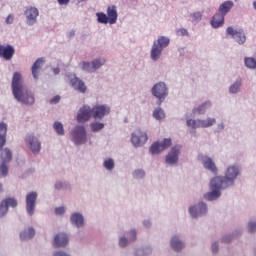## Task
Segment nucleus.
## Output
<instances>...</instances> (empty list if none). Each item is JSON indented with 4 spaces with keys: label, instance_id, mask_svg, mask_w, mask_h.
Wrapping results in <instances>:
<instances>
[{
    "label": "nucleus",
    "instance_id": "nucleus-1",
    "mask_svg": "<svg viewBox=\"0 0 256 256\" xmlns=\"http://www.w3.org/2000/svg\"><path fill=\"white\" fill-rule=\"evenodd\" d=\"M239 175V167L229 166L225 172V177L216 176L210 181V188L212 192L204 195L207 201H215L221 197V189H227L229 185L237 179Z\"/></svg>",
    "mask_w": 256,
    "mask_h": 256
},
{
    "label": "nucleus",
    "instance_id": "nucleus-2",
    "mask_svg": "<svg viewBox=\"0 0 256 256\" xmlns=\"http://www.w3.org/2000/svg\"><path fill=\"white\" fill-rule=\"evenodd\" d=\"M12 93L17 101L24 105H33L35 96L23 84V76L19 72H15L12 78Z\"/></svg>",
    "mask_w": 256,
    "mask_h": 256
},
{
    "label": "nucleus",
    "instance_id": "nucleus-3",
    "mask_svg": "<svg viewBox=\"0 0 256 256\" xmlns=\"http://www.w3.org/2000/svg\"><path fill=\"white\" fill-rule=\"evenodd\" d=\"M96 15L98 18V23H102L103 25H107V23H109L110 25H115L118 18L117 6L110 5L107 8V14L99 12Z\"/></svg>",
    "mask_w": 256,
    "mask_h": 256
},
{
    "label": "nucleus",
    "instance_id": "nucleus-4",
    "mask_svg": "<svg viewBox=\"0 0 256 256\" xmlns=\"http://www.w3.org/2000/svg\"><path fill=\"white\" fill-rule=\"evenodd\" d=\"M170 43L169 38L165 36L158 37L157 42L153 43L152 49H151V59L152 61H158L159 57H161V53H163V49L165 47H168Z\"/></svg>",
    "mask_w": 256,
    "mask_h": 256
},
{
    "label": "nucleus",
    "instance_id": "nucleus-5",
    "mask_svg": "<svg viewBox=\"0 0 256 256\" xmlns=\"http://www.w3.org/2000/svg\"><path fill=\"white\" fill-rule=\"evenodd\" d=\"M73 141L76 145H83L87 141V133L85 127L76 126L72 131Z\"/></svg>",
    "mask_w": 256,
    "mask_h": 256
},
{
    "label": "nucleus",
    "instance_id": "nucleus-6",
    "mask_svg": "<svg viewBox=\"0 0 256 256\" xmlns=\"http://www.w3.org/2000/svg\"><path fill=\"white\" fill-rule=\"evenodd\" d=\"M80 65L83 71H87L88 73H95V71L99 69V67L105 65V59L98 58L92 62H82Z\"/></svg>",
    "mask_w": 256,
    "mask_h": 256
},
{
    "label": "nucleus",
    "instance_id": "nucleus-7",
    "mask_svg": "<svg viewBox=\"0 0 256 256\" xmlns=\"http://www.w3.org/2000/svg\"><path fill=\"white\" fill-rule=\"evenodd\" d=\"M148 139L147 133L141 131V129H137L132 133L131 142L134 147H141L147 143Z\"/></svg>",
    "mask_w": 256,
    "mask_h": 256
},
{
    "label": "nucleus",
    "instance_id": "nucleus-8",
    "mask_svg": "<svg viewBox=\"0 0 256 256\" xmlns=\"http://www.w3.org/2000/svg\"><path fill=\"white\" fill-rule=\"evenodd\" d=\"M1 158L3 159V162L0 165V175H2V177H7V173H9V168L7 167L6 163H9V161H11L12 159L11 150L7 148L2 150Z\"/></svg>",
    "mask_w": 256,
    "mask_h": 256
},
{
    "label": "nucleus",
    "instance_id": "nucleus-9",
    "mask_svg": "<svg viewBox=\"0 0 256 256\" xmlns=\"http://www.w3.org/2000/svg\"><path fill=\"white\" fill-rule=\"evenodd\" d=\"M152 95L159 99V105H161L162 99H165L167 97V86L163 82H159L152 88Z\"/></svg>",
    "mask_w": 256,
    "mask_h": 256
},
{
    "label": "nucleus",
    "instance_id": "nucleus-10",
    "mask_svg": "<svg viewBox=\"0 0 256 256\" xmlns=\"http://www.w3.org/2000/svg\"><path fill=\"white\" fill-rule=\"evenodd\" d=\"M216 120L215 118H208L206 120H193L189 119L187 120V126L192 127V129H197V127H212V125H215Z\"/></svg>",
    "mask_w": 256,
    "mask_h": 256
},
{
    "label": "nucleus",
    "instance_id": "nucleus-11",
    "mask_svg": "<svg viewBox=\"0 0 256 256\" xmlns=\"http://www.w3.org/2000/svg\"><path fill=\"white\" fill-rule=\"evenodd\" d=\"M172 145L171 139L165 138L162 142H155L150 147V153L152 155H157L161 153V151H165V149H169V146Z\"/></svg>",
    "mask_w": 256,
    "mask_h": 256
},
{
    "label": "nucleus",
    "instance_id": "nucleus-12",
    "mask_svg": "<svg viewBox=\"0 0 256 256\" xmlns=\"http://www.w3.org/2000/svg\"><path fill=\"white\" fill-rule=\"evenodd\" d=\"M24 14L26 15L27 25H35L37 17H39V9L33 6L26 7Z\"/></svg>",
    "mask_w": 256,
    "mask_h": 256
},
{
    "label": "nucleus",
    "instance_id": "nucleus-13",
    "mask_svg": "<svg viewBox=\"0 0 256 256\" xmlns=\"http://www.w3.org/2000/svg\"><path fill=\"white\" fill-rule=\"evenodd\" d=\"M15 55V48L10 45H2L0 44V58L4 59V61H11Z\"/></svg>",
    "mask_w": 256,
    "mask_h": 256
},
{
    "label": "nucleus",
    "instance_id": "nucleus-14",
    "mask_svg": "<svg viewBox=\"0 0 256 256\" xmlns=\"http://www.w3.org/2000/svg\"><path fill=\"white\" fill-rule=\"evenodd\" d=\"M226 34L231 35L234 39H236L237 43L239 45H243L245 41H247V36H245V33L243 30H234L233 27L229 26L226 29Z\"/></svg>",
    "mask_w": 256,
    "mask_h": 256
},
{
    "label": "nucleus",
    "instance_id": "nucleus-15",
    "mask_svg": "<svg viewBox=\"0 0 256 256\" xmlns=\"http://www.w3.org/2000/svg\"><path fill=\"white\" fill-rule=\"evenodd\" d=\"M111 109L106 105H95L92 107V117L94 119H103L104 115H109Z\"/></svg>",
    "mask_w": 256,
    "mask_h": 256
},
{
    "label": "nucleus",
    "instance_id": "nucleus-16",
    "mask_svg": "<svg viewBox=\"0 0 256 256\" xmlns=\"http://www.w3.org/2000/svg\"><path fill=\"white\" fill-rule=\"evenodd\" d=\"M93 115V110L89 106H83L79 109L77 114L78 123H85L91 119Z\"/></svg>",
    "mask_w": 256,
    "mask_h": 256
},
{
    "label": "nucleus",
    "instance_id": "nucleus-17",
    "mask_svg": "<svg viewBox=\"0 0 256 256\" xmlns=\"http://www.w3.org/2000/svg\"><path fill=\"white\" fill-rule=\"evenodd\" d=\"M37 203V192H30L26 195V211L28 214L35 213V205Z\"/></svg>",
    "mask_w": 256,
    "mask_h": 256
},
{
    "label": "nucleus",
    "instance_id": "nucleus-18",
    "mask_svg": "<svg viewBox=\"0 0 256 256\" xmlns=\"http://www.w3.org/2000/svg\"><path fill=\"white\" fill-rule=\"evenodd\" d=\"M198 159L199 161H202L204 169H207L208 171H211V173H214V175H217V166L211 157L199 155Z\"/></svg>",
    "mask_w": 256,
    "mask_h": 256
},
{
    "label": "nucleus",
    "instance_id": "nucleus-19",
    "mask_svg": "<svg viewBox=\"0 0 256 256\" xmlns=\"http://www.w3.org/2000/svg\"><path fill=\"white\" fill-rule=\"evenodd\" d=\"M25 141L32 153L37 154L39 151H41V142H39V139H37L35 136L28 135Z\"/></svg>",
    "mask_w": 256,
    "mask_h": 256
},
{
    "label": "nucleus",
    "instance_id": "nucleus-20",
    "mask_svg": "<svg viewBox=\"0 0 256 256\" xmlns=\"http://www.w3.org/2000/svg\"><path fill=\"white\" fill-rule=\"evenodd\" d=\"M189 211L192 217H201V215H205V213H207V204L203 202L199 203L197 206L190 207Z\"/></svg>",
    "mask_w": 256,
    "mask_h": 256
},
{
    "label": "nucleus",
    "instance_id": "nucleus-21",
    "mask_svg": "<svg viewBox=\"0 0 256 256\" xmlns=\"http://www.w3.org/2000/svg\"><path fill=\"white\" fill-rule=\"evenodd\" d=\"M17 200L13 198H8L3 200L0 204V217H4L5 214L9 211V207H16Z\"/></svg>",
    "mask_w": 256,
    "mask_h": 256
},
{
    "label": "nucleus",
    "instance_id": "nucleus-22",
    "mask_svg": "<svg viewBox=\"0 0 256 256\" xmlns=\"http://www.w3.org/2000/svg\"><path fill=\"white\" fill-rule=\"evenodd\" d=\"M177 161H179V147L174 146L166 156V163L173 165V163H177Z\"/></svg>",
    "mask_w": 256,
    "mask_h": 256
},
{
    "label": "nucleus",
    "instance_id": "nucleus-23",
    "mask_svg": "<svg viewBox=\"0 0 256 256\" xmlns=\"http://www.w3.org/2000/svg\"><path fill=\"white\" fill-rule=\"evenodd\" d=\"M225 23V16L221 14V12L216 13L211 20V25L214 29H219V27H223Z\"/></svg>",
    "mask_w": 256,
    "mask_h": 256
},
{
    "label": "nucleus",
    "instance_id": "nucleus-24",
    "mask_svg": "<svg viewBox=\"0 0 256 256\" xmlns=\"http://www.w3.org/2000/svg\"><path fill=\"white\" fill-rule=\"evenodd\" d=\"M69 243V237L65 233H59L54 238V247H65Z\"/></svg>",
    "mask_w": 256,
    "mask_h": 256
},
{
    "label": "nucleus",
    "instance_id": "nucleus-25",
    "mask_svg": "<svg viewBox=\"0 0 256 256\" xmlns=\"http://www.w3.org/2000/svg\"><path fill=\"white\" fill-rule=\"evenodd\" d=\"M45 60L43 58H38L32 66V75L34 79H39V71H41V67H43Z\"/></svg>",
    "mask_w": 256,
    "mask_h": 256
},
{
    "label": "nucleus",
    "instance_id": "nucleus-26",
    "mask_svg": "<svg viewBox=\"0 0 256 256\" xmlns=\"http://www.w3.org/2000/svg\"><path fill=\"white\" fill-rule=\"evenodd\" d=\"M72 87L79 91L80 93H85L87 91V86H85V82L79 78H74L71 80Z\"/></svg>",
    "mask_w": 256,
    "mask_h": 256
},
{
    "label": "nucleus",
    "instance_id": "nucleus-27",
    "mask_svg": "<svg viewBox=\"0 0 256 256\" xmlns=\"http://www.w3.org/2000/svg\"><path fill=\"white\" fill-rule=\"evenodd\" d=\"M7 143V124L0 123V151L3 146Z\"/></svg>",
    "mask_w": 256,
    "mask_h": 256
},
{
    "label": "nucleus",
    "instance_id": "nucleus-28",
    "mask_svg": "<svg viewBox=\"0 0 256 256\" xmlns=\"http://www.w3.org/2000/svg\"><path fill=\"white\" fill-rule=\"evenodd\" d=\"M233 1L231 0H228V1H225L224 3H222L219 8H218V13L224 15H227V13H229V11H231V9H233Z\"/></svg>",
    "mask_w": 256,
    "mask_h": 256
},
{
    "label": "nucleus",
    "instance_id": "nucleus-29",
    "mask_svg": "<svg viewBox=\"0 0 256 256\" xmlns=\"http://www.w3.org/2000/svg\"><path fill=\"white\" fill-rule=\"evenodd\" d=\"M70 221L73 225H76V227H83V224H84L83 215L79 213L72 214Z\"/></svg>",
    "mask_w": 256,
    "mask_h": 256
},
{
    "label": "nucleus",
    "instance_id": "nucleus-30",
    "mask_svg": "<svg viewBox=\"0 0 256 256\" xmlns=\"http://www.w3.org/2000/svg\"><path fill=\"white\" fill-rule=\"evenodd\" d=\"M171 247H172V249H174V251H181V249H183V247H185V244H183L181 242V240H179V238H177V236H174L171 239Z\"/></svg>",
    "mask_w": 256,
    "mask_h": 256
},
{
    "label": "nucleus",
    "instance_id": "nucleus-31",
    "mask_svg": "<svg viewBox=\"0 0 256 256\" xmlns=\"http://www.w3.org/2000/svg\"><path fill=\"white\" fill-rule=\"evenodd\" d=\"M35 237V229L30 228L28 231H24L20 233V239L22 241H26L27 239H33Z\"/></svg>",
    "mask_w": 256,
    "mask_h": 256
},
{
    "label": "nucleus",
    "instance_id": "nucleus-32",
    "mask_svg": "<svg viewBox=\"0 0 256 256\" xmlns=\"http://www.w3.org/2000/svg\"><path fill=\"white\" fill-rule=\"evenodd\" d=\"M244 63L248 69H256V60L255 58H245Z\"/></svg>",
    "mask_w": 256,
    "mask_h": 256
},
{
    "label": "nucleus",
    "instance_id": "nucleus-33",
    "mask_svg": "<svg viewBox=\"0 0 256 256\" xmlns=\"http://www.w3.org/2000/svg\"><path fill=\"white\" fill-rule=\"evenodd\" d=\"M242 82L241 80H237L234 84L230 86V93H238L239 89H241Z\"/></svg>",
    "mask_w": 256,
    "mask_h": 256
},
{
    "label": "nucleus",
    "instance_id": "nucleus-34",
    "mask_svg": "<svg viewBox=\"0 0 256 256\" xmlns=\"http://www.w3.org/2000/svg\"><path fill=\"white\" fill-rule=\"evenodd\" d=\"M153 117L154 119H165V112H163V109L158 108L154 110Z\"/></svg>",
    "mask_w": 256,
    "mask_h": 256
},
{
    "label": "nucleus",
    "instance_id": "nucleus-35",
    "mask_svg": "<svg viewBox=\"0 0 256 256\" xmlns=\"http://www.w3.org/2000/svg\"><path fill=\"white\" fill-rule=\"evenodd\" d=\"M104 167L105 169H108V171H111L115 168V162L113 161V159L108 158L104 161Z\"/></svg>",
    "mask_w": 256,
    "mask_h": 256
},
{
    "label": "nucleus",
    "instance_id": "nucleus-36",
    "mask_svg": "<svg viewBox=\"0 0 256 256\" xmlns=\"http://www.w3.org/2000/svg\"><path fill=\"white\" fill-rule=\"evenodd\" d=\"M54 130L56 131V133L58 135H64L65 134V130H63V124H61L60 122H55L54 123Z\"/></svg>",
    "mask_w": 256,
    "mask_h": 256
},
{
    "label": "nucleus",
    "instance_id": "nucleus-37",
    "mask_svg": "<svg viewBox=\"0 0 256 256\" xmlns=\"http://www.w3.org/2000/svg\"><path fill=\"white\" fill-rule=\"evenodd\" d=\"M90 127H91L92 131H101V129H103V127H105V124L95 122V123H92L90 125Z\"/></svg>",
    "mask_w": 256,
    "mask_h": 256
},
{
    "label": "nucleus",
    "instance_id": "nucleus-38",
    "mask_svg": "<svg viewBox=\"0 0 256 256\" xmlns=\"http://www.w3.org/2000/svg\"><path fill=\"white\" fill-rule=\"evenodd\" d=\"M207 107H211V103L205 102L204 104L200 105L197 108V112L199 113V115L205 113V109H207Z\"/></svg>",
    "mask_w": 256,
    "mask_h": 256
},
{
    "label": "nucleus",
    "instance_id": "nucleus-39",
    "mask_svg": "<svg viewBox=\"0 0 256 256\" xmlns=\"http://www.w3.org/2000/svg\"><path fill=\"white\" fill-rule=\"evenodd\" d=\"M191 17H192V21L197 23V22L201 21V19H203V13H201V12H194L191 15Z\"/></svg>",
    "mask_w": 256,
    "mask_h": 256
},
{
    "label": "nucleus",
    "instance_id": "nucleus-40",
    "mask_svg": "<svg viewBox=\"0 0 256 256\" xmlns=\"http://www.w3.org/2000/svg\"><path fill=\"white\" fill-rule=\"evenodd\" d=\"M177 35H181V37H187L189 32L185 28H180L177 30Z\"/></svg>",
    "mask_w": 256,
    "mask_h": 256
},
{
    "label": "nucleus",
    "instance_id": "nucleus-41",
    "mask_svg": "<svg viewBox=\"0 0 256 256\" xmlns=\"http://www.w3.org/2000/svg\"><path fill=\"white\" fill-rule=\"evenodd\" d=\"M134 177H136V179H141V177H145V171H143V170H136L134 172Z\"/></svg>",
    "mask_w": 256,
    "mask_h": 256
},
{
    "label": "nucleus",
    "instance_id": "nucleus-42",
    "mask_svg": "<svg viewBox=\"0 0 256 256\" xmlns=\"http://www.w3.org/2000/svg\"><path fill=\"white\" fill-rule=\"evenodd\" d=\"M248 231H249V233H255V231H256V222H249Z\"/></svg>",
    "mask_w": 256,
    "mask_h": 256
},
{
    "label": "nucleus",
    "instance_id": "nucleus-43",
    "mask_svg": "<svg viewBox=\"0 0 256 256\" xmlns=\"http://www.w3.org/2000/svg\"><path fill=\"white\" fill-rule=\"evenodd\" d=\"M127 243H129L127 238H125V237L120 238V240H119L120 247H127Z\"/></svg>",
    "mask_w": 256,
    "mask_h": 256
},
{
    "label": "nucleus",
    "instance_id": "nucleus-44",
    "mask_svg": "<svg viewBox=\"0 0 256 256\" xmlns=\"http://www.w3.org/2000/svg\"><path fill=\"white\" fill-rule=\"evenodd\" d=\"M15 17L12 14H9L6 18V23L7 25H11V23H13Z\"/></svg>",
    "mask_w": 256,
    "mask_h": 256
},
{
    "label": "nucleus",
    "instance_id": "nucleus-45",
    "mask_svg": "<svg viewBox=\"0 0 256 256\" xmlns=\"http://www.w3.org/2000/svg\"><path fill=\"white\" fill-rule=\"evenodd\" d=\"M56 215H63L65 213V207H58L55 209Z\"/></svg>",
    "mask_w": 256,
    "mask_h": 256
},
{
    "label": "nucleus",
    "instance_id": "nucleus-46",
    "mask_svg": "<svg viewBox=\"0 0 256 256\" xmlns=\"http://www.w3.org/2000/svg\"><path fill=\"white\" fill-rule=\"evenodd\" d=\"M59 101H61V97H60V96H55L54 98H52V99L50 100V103H51L52 105H54V104L59 103Z\"/></svg>",
    "mask_w": 256,
    "mask_h": 256
},
{
    "label": "nucleus",
    "instance_id": "nucleus-47",
    "mask_svg": "<svg viewBox=\"0 0 256 256\" xmlns=\"http://www.w3.org/2000/svg\"><path fill=\"white\" fill-rule=\"evenodd\" d=\"M130 236L132 237L130 241H135L137 239V232L135 230L130 231Z\"/></svg>",
    "mask_w": 256,
    "mask_h": 256
},
{
    "label": "nucleus",
    "instance_id": "nucleus-48",
    "mask_svg": "<svg viewBox=\"0 0 256 256\" xmlns=\"http://www.w3.org/2000/svg\"><path fill=\"white\" fill-rule=\"evenodd\" d=\"M217 251H219V244H212V253H217Z\"/></svg>",
    "mask_w": 256,
    "mask_h": 256
},
{
    "label": "nucleus",
    "instance_id": "nucleus-49",
    "mask_svg": "<svg viewBox=\"0 0 256 256\" xmlns=\"http://www.w3.org/2000/svg\"><path fill=\"white\" fill-rule=\"evenodd\" d=\"M223 243H231V236H226L222 238Z\"/></svg>",
    "mask_w": 256,
    "mask_h": 256
},
{
    "label": "nucleus",
    "instance_id": "nucleus-50",
    "mask_svg": "<svg viewBox=\"0 0 256 256\" xmlns=\"http://www.w3.org/2000/svg\"><path fill=\"white\" fill-rule=\"evenodd\" d=\"M71 0H58L59 5H69Z\"/></svg>",
    "mask_w": 256,
    "mask_h": 256
},
{
    "label": "nucleus",
    "instance_id": "nucleus-51",
    "mask_svg": "<svg viewBox=\"0 0 256 256\" xmlns=\"http://www.w3.org/2000/svg\"><path fill=\"white\" fill-rule=\"evenodd\" d=\"M55 187H56V189H63V183L57 182V183L55 184Z\"/></svg>",
    "mask_w": 256,
    "mask_h": 256
},
{
    "label": "nucleus",
    "instance_id": "nucleus-52",
    "mask_svg": "<svg viewBox=\"0 0 256 256\" xmlns=\"http://www.w3.org/2000/svg\"><path fill=\"white\" fill-rule=\"evenodd\" d=\"M85 0H76L77 3H83Z\"/></svg>",
    "mask_w": 256,
    "mask_h": 256
},
{
    "label": "nucleus",
    "instance_id": "nucleus-53",
    "mask_svg": "<svg viewBox=\"0 0 256 256\" xmlns=\"http://www.w3.org/2000/svg\"><path fill=\"white\" fill-rule=\"evenodd\" d=\"M253 7L256 10V2L255 1L253 2Z\"/></svg>",
    "mask_w": 256,
    "mask_h": 256
},
{
    "label": "nucleus",
    "instance_id": "nucleus-54",
    "mask_svg": "<svg viewBox=\"0 0 256 256\" xmlns=\"http://www.w3.org/2000/svg\"><path fill=\"white\" fill-rule=\"evenodd\" d=\"M70 35H71V36L75 35V32H70Z\"/></svg>",
    "mask_w": 256,
    "mask_h": 256
},
{
    "label": "nucleus",
    "instance_id": "nucleus-55",
    "mask_svg": "<svg viewBox=\"0 0 256 256\" xmlns=\"http://www.w3.org/2000/svg\"><path fill=\"white\" fill-rule=\"evenodd\" d=\"M144 225H149V222H144Z\"/></svg>",
    "mask_w": 256,
    "mask_h": 256
},
{
    "label": "nucleus",
    "instance_id": "nucleus-56",
    "mask_svg": "<svg viewBox=\"0 0 256 256\" xmlns=\"http://www.w3.org/2000/svg\"><path fill=\"white\" fill-rule=\"evenodd\" d=\"M2 187H3V186L0 184V191H1Z\"/></svg>",
    "mask_w": 256,
    "mask_h": 256
}]
</instances>
